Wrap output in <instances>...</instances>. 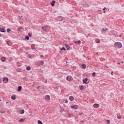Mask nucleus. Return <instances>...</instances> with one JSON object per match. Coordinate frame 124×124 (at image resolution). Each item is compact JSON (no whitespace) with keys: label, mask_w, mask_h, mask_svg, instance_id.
<instances>
[{"label":"nucleus","mask_w":124,"mask_h":124,"mask_svg":"<svg viewBox=\"0 0 124 124\" xmlns=\"http://www.w3.org/2000/svg\"><path fill=\"white\" fill-rule=\"evenodd\" d=\"M114 47H115V48H118V49H120L123 47V45L120 42H115L114 43Z\"/></svg>","instance_id":"nucleus-1"},{"label":"nucleus","mask_w":124,"mask_h":124,"mask_svg":"<svg viewBox=\"0 0 124 124\" xmlns=\"http://www.w3.org/2000/svg\"><path fill=\"white\" fill-rule=\"evenodd\" d=\"M42 30L44 31H47L48 30V25H45L44 26H43Z\"/></svg>","instance_id":"nucleus-2"},{"label":"nucleus","mask_w":124,"mask_h":124,"mask_svg":"<svg viewBox=\"0 0 124 124\" xmlns=\"http://www.w3.org/2000/svg\"><path fill=\"white\" fill-rule=\"evenodd\" d=\"M3 83H4V84H6L7 83H8V78H4L2 79Z\"/></svg>","instance_id":"nucleus-3"},{"label":"nucleus","mask_w":124,"mask_h":124,"mask_svg":"<svg viewBox=\"0 0 124 124\" xmlns=\"http://www.w3.org/2000/svg\"><path fill=\"white\" fill-rule=\"evenodd\" d=\"M50 98L49 95H46L45 98V100H46V101H47V102L50 101Z\"/></svg>","instance_id":"nucleus-4"},{"label":"nucleus","mask_w":124,"mask_h":124,"mask_svg":"<svg viewBox=\"0 0 124 124\" xmlns=\"http://www.w3.org/2000/svg\"><path fill=\"white\" fill-rule=\"evenodd\" d=\"M66 80L69 82L72 81V76H68L66 77Z\"/></svg>","instance_id":"nucleus-5"},{"label":"nucleus","mask_w":124,"mask_h":124,"mask_svg":"<svg viewBox=\"0 0 124 124\" xmlns=\"http://www.w3.org/2000/svg\"><path fill=\"white\" fill-rule=\"evenodd\" d=\"M78 106L77 105H74L71 106V108H72V109H78Z\"/></svg>","instance_id":"nucleus-6"},{"label":"nucleus","mask_w":124,"mask_h":124,"mask_svg":"<svg viewBox=\"0 0 124 124\" xmlns=\"http://www.w3.org/2000/svg\"><path fill=\"white\" fill-rule=\"evenodd\" d=\"M83 82L84 84H89V82H88V78H85L83 79Z\"/></svg>","instance_id":"nucleus-7"},{"label":"nucleus","mask_w":124,"mask_h":124,"mask_svg":"<svg viewBox=\"0 0 124 124\" xmlns=\"http://www.w3.org/2000/svg\"><path fill=\"white\" fill-rule=\"evenodd\" d=\"M93 107L94 108H98V107H99V105L98 104H94L93 105Z\"/></svg>","instance_id":"nucleus-8"},{"label":"nucleus","mask_w":124,"mask_h":124,"mask_svg":"<svg viewBox=\"0 0 124 124\" xmlns=\"http://www.w3.org/2000/svg\"><path fill=\"white\" fill-rule=\"evenodd\" d=\"M69 99L70 101H73V100H74V97H73V96H70L69 97Z\"/></svg>","instance_id":"nucleus-9"},{"label":"nucleus","mask_w":124,"mask_h":124,"mask_svg":"<svg viewBox=\"0 0 124 124\" xmlns=\"http://www.w3.org/2000/svg\"><path fill=\"white\" fill-rule=\"evenodd\" d=\"M11 98L12 99V100H16V95H13L11 96Z\"/></svg>","instance_id":"nucleus-10"},{"label":"nucleus","mask_w":124,"mask_h":124,"mask_svg":"<svg viewBox=\"0 0 124 124\" xmlns=\"http://www.w3.org/2000/svg\"><path fill=\"white\" fill-rule=\"evenodd\" d=\"M84 89H85V87H84L83 85H81L79 86V90L80 91H84Z\"/></svg>","instance_id":"nucleus-11"},{"label":"nucleus","mask_w":124,"mask_h":124,"mask_svg":"<svg viewBox=\"0 0 124 124\" xmlns=\"http://www.w3.org/2000/svg\"><path fill=\"white\" fill-rule=\"evenodd\" d=\"M31 48L32 50H36V47L34 45H32L31 46Z\"/></svg>","instance_id":"nucleus-12"},{"label":"nucleus","mask_w":124,"mask_h":124,"mask_svg":"<svg viewBox=\"0 0 124 124\" xmlns=\"http://www.w3.org/2000/svg\"><path fill=\"white\" fill-rule=\"evenodd\" d=\"M44 62H38V63H35V65H36V66H39V65H40L41 64L43 65L44 64Z\"/></svg>","instance_id":"nucleus-13"},{"label":"nucleus","mask_w":124,"mask_h":124,"mask_svg":"<svg viewBox=\"0 0 124 124\" xmlns=\"http://www.w3.org/2000/svg\"><path fill=\"white\" fill-rule=\"evenodd\" d=\"M24 29L22 27H19L17 29V31H23Z\"/></svg>","instance_id":"nucleus-14"},{"label":"nucleus","mask_w":124,"mask_h":124,"mask_svg":"<svg viewBox=\"0 0 124 124\" xmlns=\"http://www.w3.org/2000/svg\"><path fill=\"white\" fill-rule=\"evenodd\" d=\"M26 120V118H21V119H19V122L20 123H22V122L23 123H24V122H25V120Z\"/></svg>","instance_id":"nucleus-15"},{"label":"nucleus","mask_w":124,"mask_h":124,"mask_svg":"<svg viewBox=\"0 0 124 124\" xmlns=\"http://www.w3.org/2000/svg\"><path fill=\"white\" fill-rule=\"evenodd\" d=\"M108 31V29H107V28H106V29L103 28L102 29V31H103V32H105H105H106V31Z\"/></svg>","instance_id":"nucleus-16"},{"label":"nucleus","mask_w":124,"mask_h":124,"mask_svg":"<svg viewBox=\"0 0 124 124\" xmlns=\"http://www.w3.org/2000/svg\"><path fill=\"white\" fill-rule=\"evenodd\" d=\"M74 43H76V44H78V45H80V44H81V41H75Z\"/></svg>","instance_id":"nucleus-17"},{"label":"nucleus","mask_w":124,"mask_h":124,"mask_svg":"<svg viewBox=\"0 0 124 124\" xmlns=\"http://www.w3.org/2000/svg\"><path fill=\"white\" fill-rule=\"evenodd\" d=\"M0 60H1V62H5L6 58H5V57H2L1 58Z\"/></svg>","instance_id":"nucleus-18"},{"label":"nucleus","mask_w":124,"mask_h":124,"mask_svg":"<svg viewBox=\"0 0 124 124\" xmlns=\"http://www.w3.org/2000/svg\"><path fill=\"white\" fill-rule=\"evenodd\" d=\"M65 47H66L67 50H69L70 49V47L67 44L65 45Z\"/></svg>","instance_id":"nucleus-19"},{"label":"nucleus","mask_w":124,"mask_h":124,"mask_svg":"<svg viewBox=\"0 0 124 124\" xmlns=\"http://www.w3.org/2000/svg\"><path fill=\"white\" fill-rule=\"evenodd\" d=\"M6 43L8 46H11V45H12L11 41H7Z\"/></svg>","instance_id":"nucleus-20"},{"label":"nucleus","mask_w":124,"mask_h":124,"mask_svg":"<svg viewBox=\"0 0 124 124\" xmlns=\"http://www.w3.org/2000/svg\"><path fill=\"white\" fill-rule=\"evenodd\" d=\"M21 91H22V87L21 86H19L18 87L17 91L21 92Z\"/></svg>","instance_id":"nucleus-21"},{"label":"nucleus","mask_w":124,"mask_h":124,"mask_svg":"<svg viewBox=\"0 0 124 124\" xmlns=\"http://www.w3.org/2000/svg\"><path fill=\"white\" fill-rule=\"evenodd\" d=\"M81 66H82V68H84V69H86V68L87 67L86 64H82Z\"/></svg>","instance_id":"nucleus-22"},{"label":"nucleus","mask_w":124,"mask_h":124,"mask_svg":"<svg viewBox=\"0 0 124 124\" xmlns=\"http://www.w3.org/2000/svg\"><path fill=\"white\" fill-rule=\"evenodd\" d=\"M39 88H40V89H39ZM36 89H37V90L39 89L40 91V90H42V91L43 90V88L40 86L37 87Z\"/></svg>","instance_id":"nucleus-23"},{"label":"nucleus","mask_w":124,"mask_h":124,"mask_svg":"<svg viewBox=\"0 0 124 124\" xmlns=\"http://www.w3.org/2000/svg\"><path fill=\"white\" fill-rule=\"evenodd\" d=\"M24 113H25V110L24 109L20 110V111H19V114H23Z\"/></svg>","instance_id":"nucleus-24"},{"label":"nucleus","mask_w":124,"mask_h":124,"mask_svg":"<svg viewBox=\"0 0 124 124\" xmlns=\"http://www.w3.org/2000/svg\"><path fill=\"white\" fill-rule=\"evenodd\" d=\"M58 20L62 22V16L58 17Z\"/></svg>","instance_id":"nucleus-25"},{"label":"nucleus","mask_w":124,"mask_h":124,"mask_svg":"<svg viewBox=\"0 0 124 124\" xmlns=\"http://www.w3.org/2000/svg\"><path fill=\"white\" fill-rule=\"evenodd\" d=\"M95 42L96 43H99L100 42V40L99 39H96Z\"/></svg>","instance_id":"nucleus-26"},{"label":"nucleus","mask_w":124,"mask_h":124,"mask_svg":"<svg viewBox=\"0 0 124 124\" xmlns=\"http://www.w3.org/2000/svg\"><path fill=\"white\" fill-rule=\"evenodd\" d=\"M31 69V68L30 66L26 67V70L30 71Z\"/></svg>","instance_id":"nucleus-27"},{"label":"nucleus","mask_w":124,"mask_h":124,"mask_svg":"<svg viewBox=\"0 0 124 124\" xmlns=\"http://www.w3.org/2000/svg\"><path fill=\"white\" fill-rule=\"evenodd\" d=\"M55 2H56V1H55V0H53L50 3L51 5H52V6H54V4H55Z\"/></svg>","instance_id":"nucleus-28"},{"label":"nucleus","mask_w":124,"mask_h":124,"mask_svg":"<svg viewBox=\"0 0 124 124\" xmlns=\"http://www.w3.org/2000/svg\"><path fill=\"white\" fill-rule=\"evenodd\" d=\"M0 31L1 32H5V31H4V29L3 28H0Z\"/></svg>","instance_id":"nucleus-29"},{"label":"nucleus","mask_w":124,"mask_h":124,"mask_svg":"<svg viewBox=\"0 0 124 124\" xmlns=\"http://www.w3.org/2000/svg\"><path fill=\"white\" fill-rule=\"evenodd\" d=\"M17 72H21V71H22V69H21V68H18L16 70Z\"/></svg>","instance_id":"nucleus-30"},{"label":"nucleus","mask_w":124,"mask_h":124,"mask_svg":"<svg viewBox=\"0 0 124 124\" xmlns=\"http://www.w3.org/2000/svg\"><path fill=\"white\" fill-rule=\"evenodd\" d=\"M0 112L1 113V114H5V110H1Z\"/></svg>","instance_id":"nucleus-31"},{"label":"nucleus","mask_w":124,"mask_h":124,"mask_svg":"<svg viewBox=\"0 0 124 124\" xmlns=\"http://www.w3.org/2000/svg\"><path fill=\"white\" fill-rule=\"evenodd\" d=\"M83 7H87H87L89 6V5H88V4L86 3V4H83Z\"/></svg>","instance_id":"nucleus-32"},{"label":"nucleus","mask_w":124,"mask_h":124,"mask_svg":"<svg viewBox=\"0 0 124 124\" xmlns=\"http://www.w3.org/2000/svg\"><path fill=\"white\" fill-rule=\"evenodd\" d=\"M38 124H43V123L42 122V121H40V120H38Z\"/></svg>","instance_id":"nucleus-33"},{"label":"nucleus","mask_w":124,"mask_h":124,"mask_svg":"<svg viewBox=\"0 0 124 124\" xmlns=\"http://www.w3.org/2000/svg\"><path fill=\"white\" fill-rule=\"evenodd\" d=\"M25 39H26V40H29V39H30V37H29L28 36H26L25 37Z\"/></svg>","instance_id":"nucleus-34"},{"label":"nucleus","mask_w":124,"mask_h":124,"mask_svg":"<svg viewBox=\"0 0 124 124\" xmlns=\"http://www.w3.org/2000/svg\"><path fill=\"white\" fill-rule=\"evenodd\" d=\"M11 31V29H9V28H8V29H7V32L9 33L10 31Z\"/></svg>","instance_id":"nucleus-35"},{"label":"nucleus","mask_w":124,"mask_h":124,"mask_svg":"<svg viewBox=\"0 0 124 124\" xmlns=\"http://www.w3.org/2000/svg\"><path fill=\"white\" fill-rule=\"evenodd\" d=\"M95 72H93L92 73V76H93V77H95Z\"/></svg>","instance_id":"nucleus-36"},{"label":"nucleus","mask_w":124,"mask_h":124,"mask_svg":"<svg viewBox=\"0 0 124 124\" xmlns=\"http://www.w3.org/2000/svg\"><path fill=\"white\" fill-rule=\"evenodd\" d=\"M16 64H17V65H18V66H21V65H22L21 63H19V62L16 63Z\"/></svg>","instance_id":"nucleus-37"},{"label":"nucleus","mask_w":124,"mask_h":124,"mask_svg":"<svg viewBox=\"0 0 124 124\" xmlns=\"http://www.w3.org/2000/svg\"><path fill=\"white\" fill-rule=\"evenodd\" d=\"M117 119H118V120H121V119H122V116L121 115L117 116Z\"/></svg>","instance_id":"nucleus-38"},{"label":"nucleus","mask_w":124,"mask_h":124,"mask_svg":"<svg viewBox=\"0 0 124 124\" xmlns=\"http://www.w3.org/2000/svg\"><path fill=\"white\" fill-rule=\"evenodd\" d=\"M28 36H29V37H31V33H29L28 34Z\"/></svg>","instance_id":"nucleus-39"},{"label":"nucleus","mask_w":124,"mask_h":124,"mask_svg":"<svg viewBox=\"0 0 124 124\" xmlns=\"http://www.w3.org/2000/svg\"><path fill=\"white\" fill-rule=\"evenodd\" d=\"M62 50H66V49H65V48L64 47H62L61 48V51H62Z\"/></svg>","instance_id":"nucleus-40"},{"label":"nucleus","mask_w":124,"mask_h":124,"mask_svg":"<svg viewBox=\"0 0 124 124\" xmlns=\"http://www.w3.org/2000/svg\"><path fill=\"white\" fill-rule=\"evenodd\" d=\"M80 124H84V121H80Z\"/></svg>","instance_id":"nucleus-41"},{"label":"nucleus","mask_w":124,"mask_h":124,"mask_svg":"<svg viewBox=\"0 0 124 124\" xmlns=\"http://www.w3.org/2000/svg\"><path fill=\"white\" fill-rule=\"evenodd\" d=\"M18 17L19 18V19H21V18H23V16H18Z\"/></svg>","instance_id":"nucleus-42"},{"label":"nucleus","mask_w":124,"mask_h":124,"mask_svg":"<svg viewBox=\"0 0 124 124\" xmlns=\"http://www.w3.org/2000/svg\"><path fill=\"white\" fill-rule=\"evenodd\" d=\"M68 101H67V99L65 100V103H68Z\"/></svg>","instance_id":"nucleus-43"},{"label":"nucleus","mask_w":124,"mask_h":124,"mask_svg":"<svg viewBox=\"0 0 124 124\" xmlns=\"http://www.w3.org/2000/svg\"><path fill=\"white\" fill-rule=\"evenodd\" d=\"M28 57L29 58H31V54H30L29 55H28Z\"/></svg>","instance_id":"nucleus-44"},{"label":"nucleus","mask_w":124,"mask_h":124,"mask_svg":"<svg viewBox=\"0 0 124 124\" xmlns=\"http://www.w3.org/2000/svg\"><path fill=\"white\" fill-rule=\"evenodd\" d=\"M40 57H41V58H44V56L43 55H41Z\"/></svg>","instance_id":"nucleus-45"},{"label":"nucleus","mask_w":124,"mask_h":124,"mask_svg":"<svg viewBox=\"0 0 124 124\" xmlns=\"http://www.w3.org/2000/svg\"><path fill=\"white\" fill-rule=\"evenodd\" d=\"M23 79H24L25 81H27V78H24Z\"/></svg>","instance_id":"nucleus-46"},{"label":"nucleus","mask_w":124,"mask_h":124,"mask_svg":"<svg viewBox=\"0 0 124 124\" xmlns=\"http://www.w3.org/2000/svg\"><path fill=\"white\" fill-rule=\"evenodd\" d=\"M82 114H83V113H79V116H81V115H82Z\"/></svg>","instance_id":"nucleus-47"},{"label":"nucleus","mask_w":124,"mask_h":124,"mask_svg":"<svg viewBox=\"0 0 124 124\" xmlns=\"http://www.w3.org/2000/svg\"><path fill=\"white\" fill-rule=\"evenodd\" d=\"M44 83H47V80H45Z\"/></svg>","instance_id":"nucleus-48"},{"label":"nucleus","mask_w":124,"mask_h":124,"mask_svg":"<svg viewBox=\"0 0 124 124\" xmlns=\"http://www.w3.org/2000/svg\"><path fill=\"white\" fill-rule=\"evenodd\" d=\"M105 9H106V7H105V8L103 9V10H105Z\"/></svg>","instance_id":"nucleus-49"},{"label":"nucleus","mask_w":124,"mask_h":124,"mask_svg":"<svg viewBox=\"0 0 124 124\" xmlns=\"http://www.w3.org/2000/svg\"><path fill=\"white\" fill-rule=\"evenodd\" d=\"M113 72H111V75H113Z\"/></svg>","instance_id":"nucleus-50"},{"label":"nucleus","mask_w":124,"mask_h":124,"mask_svg":"<svg viewBox=\"0 0 124 124\" xmlns=\"http://www.w3.org/2000/svg\"><path fill=\"white\" fill-rule=\"evenodd\" d=\"M119 37H122V35H120Z\"/></svg>","instance_id":"nucleus-51"},{"label":"nucleus","mask_w":124,"mask_h":124,"mask_svg":"<svg viewBox=\"0 0 124 124\" xmlns=\"http://www.w3.org/2000/svg\"><path fill=\"white\" fill-rule=\"evenodd\" d=\"M0 83H1V79H0Z\"/></svg>","instance_id":"nucleus-52"},{"label":"nucleus","mask_w":124,"mask_h":124,"mask_svg":"<svg viewBox=\"0 0 124 124\" xmlns=\"http://www.w3.org/2000/svg\"><path fill=\"white\" fill-rule=\"evenodd\" d=\"M107 122H110V120H107Z\"/></svg>","instance_id":"nucleus-53"},{"label":"nucleus","mask_w":124,"mask_h":124,"mask_svg":"<svg viewBox=\"0 0 124 124\" xmlns=\"http://www.w3.org/2000/svg\"><path fill=\"white\" fill-rule=\"evenodd\" d=\"M60 112H61V113H62V110H60Z\"/></svg>","instance_id":"nucleus-54"},{"label":"nucleus","mask_w":124,"mask_h":124,"mask_svg":"<svg viewBox=\"0 0 124 124\" xmlns=\"http://www.w3.org/2000/svg\"><path fill=\"white\" fill-rule=\"evenodd\" d=\"M118 64H121V63L118 62Z\"/></svg>","instance_id":"nucleus-55"},{"label":"nucleus","mask_w":124,"mask_h":124,"mask_svg":"<svg viewBox=\"0 0 124 124\" xmlns=\"http://www.w3.org/2000/svg\"><path fill=\"white\" fill-rule=\"evenodd\" d=\"M85 102H87V100H85Z\"/></svg>","instance_id":"nucleus-56"},{"label":"nucleus","mask_w":124,"mask_h":124,"mask_svg":"<svg viewBox=\"0 0 124 124\" xmlns=\"http://www.w3.org/2000/svg\"><path fill=\"white\" fill-rule=\"evenodd\" d=\"M103 13H105V11H104V12H103Z\"/></svg>","instance_id":"nucleus-57"},{"label":"nucleus","mask_w":124,"mask_h":124,"mask_svg":"<svg viewBox=\"0 0 124 124\" xmlns=\"http://www.w3.org/2000/svg\"><path fill=\"white\" fill-rule=\"evenodd\" d=\"M41 62H43V61H41Z\"/></svg>","instance_id":"nucleus-58"},{"label":"nucleus","mask_w":124,"mask_h":124,"mask_svg":"<svg viewBox=\"0 0 124 124\" xmlns=\"http://www.w3.org/2000/svg\"><path fill=\"white\" fill-rule=\"evenodd\" d=\"M96 54H97V55H98V53H97Z\"/></svg>","instance_id":"nucleus-59"},{"label":"nucleus","mask_w":124,"mask_h":124,"mask_svg":"<svg viewBox=\"0 0 124 124\" xmlns=\"http://www.w3.org/2000/svg\"><path fill=\"white\" fill-rule=\"evenodd\" d=\"M69 118H70V116H68Z\"/></svg>","instance_id":"nucleus-60"},{"label":"nucleus","mask_w":124,"mask_h":124,"mask_svg":"<svg viewBox=\"0 0 124 124\" xmlns=\"http://www.w3.org/2000/svg\"><path fill=\"white\" fill-rule=\"evenodd\" d=\"M89 36H90V34H89Z\"/></svg>","instance_id":"nucleus-61"},{"label":"nucleus","mask_w":124,"mask_h":124,"mask_svg":"<svg viewBox=\"0 0 124 124\" xmlns=\"http://www.w3.org/2000/svg\"><path fill=\"white\" fill-rule=\"evenodd\" d=\"M105 67L106 68V67H107V66H105Z\"/></svg>","instance_id":"nucleus-62"},{"label":"nucleus","mask_w":124,"mask_h":124,"mask_svg":"<svg viewBox=\"0 0 124 124\" xmlns=\"http://www.w3.org/2000/svg\"><path fill=\"white\" fill-rule=\"evenodd\" d=\"M68 39H69V38H68Z\"/></svg>","instance_id":"nucleus-63"},{"label":"nucleus","mask_w":124,"mask_h":124,"mask_svg":"<svg viewBox=\"0 0 124 124\" xmlns=\"http://www.w3.org/2000/svg\"><path fill=\"white\" fill-rule=\"evenodd\" d=\"M6 103H7V102H6Z\"/></svg>","instance_id":"nucleus-64"}]
</instances>
